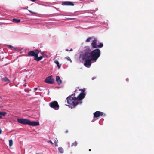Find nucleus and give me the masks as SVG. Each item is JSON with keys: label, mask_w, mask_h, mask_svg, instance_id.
Returning <instances> with one entry per match:
<instances>
[{"label": "nucleus", "mask_w": 154, "mask_h": 154, "mask_svg": "<svg viewBox=\"0 0 154 154\" xmlns=\"http://www.w3.org/2000/svg\"><path fill=\"white\" fill-rule=\"evenodd\" d=\"M75 94H72L68 97L67 98L68 104L71 108L75 107L77 105L81 104L82 101V100L85 97V94L84 93H81L77 97L74 96Z\"/></svg>", "instance_id": "obj_1"}, {"label": "nucleus", "mask_w": 154, "mask_h": 154, "mask_svg": "<svg viewBox=\"0 0 154 154\" xmlns=\"http://www.w3.org/2000/svg\"><path fill=\"white\" fill-rule=\"evenodd\" d=\"M85 48L84 52L85 54L82 55V57L83 58H90L93 61V62H96L100 55V50L97 49L90 52L91 50L88 47H85Z\"/></svg>", "instance_id": "obj_2"}, {"label": "nucleus", "mask_w": 154, "mask_h": 154, "mask_svg": "<svg viewBox=\"0 0 154 154\" xmlns=\"http://www.w3.org/2000/svg\"><path fill=\"white\" fill-rule=\"evenodd\" d=\"M18 122L20 123L25 125L27 124L32 126H37L39 125L38 122L30 121L26 119L19 118L17 119Z\"/></svg>", "instance_id": "obj_3"}, {"label": "nucleus", "mask_w": 154, "mask_h": 154, "mask_svg": "<svg viewBox=\"0 0 154 154\" xmlns=\"http://www.w3.org/2000/svg\"><path fill=\"white\" fill-rule=\"evenodd\" d=\"M85 54L84 53L80 54L79 58L81 59L82 60H84L85 61V62L84 63V65L87 68H89L91 65L92 60L90 58H83L82 57V55H85Z\"/></svg>", "instance_id": "obj_4"}, {"label": "nucleus", "mask_w": 154, "mask_h": 154, "mask_svg": "<svg viewBox=\"0 0 154 154\" xmlns=\"http://www.w3.org/2000/svg\"><path fill=\"white\" fill-rule=\"evenodd\" d=\"M50 106L55 109H58L59 106L58 105L57 102L56 101H53L50 103Z\"/></svg>", "instance_id": "obj_5"}, {"label": "nucleus", "mask_w": 154, "mask_h": 154, "mask_svg": "<svg viewBox=\"0 0 154 154\" xmlns=\"http://www.w3.org/2000/svg\"><path fill=\"white\" fill-rule=\"evenodd\" d=\"M39 52L38 50H35V51H29L28 53L29 56H34V57L38 56Z\"/></svg>", "instance_id": "obj_6"}, {"label": "nucleus", "mask_w": 154, "mask_h": 154, "mask_svg": "<svg viewBox=\"0 0 154 154\" xmlns=\"http://www.w3.org/2000/svg\"><path fill=\"white\" fill-rule=\"evenodd\" d=\"M54 81V80L52 78V76L48 77L45 79V82L51 84L53 83Z\"/></svg>", "instance_id": "obj_7"}, {"label": "nucleus", "mask_w": 154, "mask_h": 154, "mask_svg": "<svg viewBox=\"0 0 154 154\" xmlns=\"http://www.w3.org/2000/svg\"><path fill=\"white\" fill-rule=\"evenodd\" d=\"M99 44V42L96 39H94L91 43V46L93 48H96L97 45Z\"/></svg>", "instance_id": "obj_8"}, {"label": "nucleus", "mask_w": 154, "mask_h": 154, "mask_svg": "<svg viewBox=\"0 0 154 154\" xmlns=\"http://www.w3.org/2000/svg\"><path fill=\"white\" fill-rule=\"evenodd\" d=\"M103 113L99 111H96L94 114V117H98L103 115Z\"/></svg>", "instance_id": "obj_9"}, {"label": "nucleus", "mask_w": 154, "mask_h": 154, "mask_svg": "<svg viewBox=\"0 0 154 154\" xmlns=\"http://www.w3.org/2000/svg\"><path fill=\"white\" fill-rule=\"evenodd\" d=\"M63 5L73 6L74 4L71 2L66 1L63 2L62 4Z\"/></svg>", "instance_id": "obj_10"}, {"label": "nucleus", "mask_w": 154, "mask_h": 154, "mask_svg": "<svg viewBox=\"0 0 154 154\" xmlns=\"http://www.w3.org/2000/svg\"><path fill=\"white\" fill-rule=\"evenodd\" d=\"M56 80L58 84H60L62 83V81L60 79V77L59 76H56Z\"/></svg>", "instance_id": "obj_11"}, {"label": "nucleus", "mask_w": 154, "mask_h": 154, "mask_svg": "<svg viewBox=\"0 0 154 154\" xmlns=\"http://www.w3.org/2000/svg\"><path fill=\"white\" fill-rule=\"evenodd\" d=\"M43 57L42 56H40L39 57H38V56L37 57H34V60L38 61L40 60Z\"/></svg>", "instance_id": "obj_12"}, {"label": "nucleus", "mask_w": 154, "mask_h": 154, "mask_svg": "<svg viewBox=\"0 0 154 154\" xmlns=\"http://www.w3.org/2000/svg\"><path fill=\"white\" fill-rule=\"evenodd\" d=\"M7 114V113L4 111H0V119L2 117L5 116Z\"/></svg>", "instance_id": "obj_13"}, {"label": "nucleus", "mask_w": 154, "mask_h": 154, "mask_svg": "<svg viewBox=\"0 0 154 154\" xmlns=\"http://www.w3.org/2000/svg\"><path fill=\"white\" fill-rule=\"evenodd\" d=\"M54 63L57 65V66L59 68H60V66L59 65V63L57 60H55Z\"/></svg>", "instance_id": "obj_14"}, {"label": "nucleus", "mask_w": 154, "mask_h": 154, "mask_svg": "<svg viewBox=\"0 0 154 154\" xmlns=\"http://www.w3.org/2000/svg\"><path fill=\"white\" fill-rule=\"evenodd\" d=\"M58 149L60 153H63V149L62 147H59L58 148Z\"/></svg>", "instance_id": "obj_15"}, {"label": "nucleus", "mask_w": 154, "mask_h": 154, "mask_svg": "<svg viewBox=\"0 0 154 154\" xmlns=\"http://www.w3.org/2000/svg\"><path fill=\"white\" fill-rule=\"evenodd\" d=\"M20 20L17 19H15L14 18L13 19V21L14 22L16 23H18L20 22Z\"/></svg>", "instance_id": "obj_16"}, {"label": "nucleus", "mask_w": 154, "mask_h": 154, "mask_svg": "<svg viewBox=\"0 0 154 154\" xmlns=\"http://www.w3.org/2000/svg\"><path fill=\"white\" fill-rule=\"evenodd\" d=\"M9 146L11 147L13 145V141L11 139L9 140Z\"/></svg>", "instance_id": "obj_17"}, {"label": "nucleus", "mask_w": 154, "mask_h": 154, "mask_svg": "<svg viewBox=\"0 0 154 154\" xmlns=\"http://www.w3.org/2000/svg\"><path fill=\"white\" fill-rule=\"evenodd\" d=\"M2 80L5 81V82H9V80L8 79L7 77H5L2 79Z\"/></svg>", "instance_id": "obj_18"}, {"label": "nucleus", "mask_w": 154, "mask_h": 154, "mask_svg": "<svg viewBox=\"0 0 154 154\" xmlns=\"http://www.w3.org/2000/svg\"><path fill=\"white\" fill-rule=\"evenodd\" d=\"M103 46V44L102 43H100L99 45H97V48H100Z\"/></svg>", "instance_id": "obj_19"}, {"label": "nucleus", "mask_w": 154, "mask_h": 154, "mask_svg": "<svg viewBox=\"0 0 154 154\" xmlns=\"http://www.w3.org/2000/svg\"><path fill=\"white\" fill-rule=\"evenodd\" d=\"M58 142V140L57 139L54 141L55 145L56 146H58L57 144Z\"/></svg>", "instance_id": "obj_20"}, {"label": "nucleus", "mask_w": 154, "mask_h": 154, "mask_svg": "<svg viewBox=\"0 0 154 154\" xmlns=\"http://www.w3.org/2000/svg\"><path fill=\"white\" fill-rule=\"evenodd\" d=\"M77 145V143L76 141L75 142L73 143L72 145V146H76Z\"/></svg>", "instance_id": "obj_21"}, {"label": "nucleus", "mask_w": 154, "mask_h": 154, "mask_svg": "<svg viewBox=\"0 0 154 154\" xmlns=\"http://www.w3.org/2000/svg\"><path fill=\"white\" fill-rule=\"evenodd\" d=\"M91 39V37H89L86 39V42H90Z\"/></svg>", "instance_id": "obj_22"}, {"label": "nucleus", "mask_w": 154, "mask_h": 154, "mask_svg": "<svg viewBox=\"0 0 154 154\" xmlns=\"http://www.w3.org/2000/svg\"><path fill=\"white\" fill-rule=\"evenodd\" d=\"M65 58H66L68 60H69L71 62H72V61L71 60V59H70V57H65Z\"/></svg>", "instance_id": "obj_23"}, {"label": "nucleus", "mask_w": 154, "mask_h": 154, "mask_svg": "<svg viewBox=\"0 0 154 154\" xmlns=\"http://www.w3.org/2000/svg\"><path fill=\"white\" fill-rule=\"evenodd\" d=\"M48 143H51V144L53 145L54 144L52 142L51 140H49L48 142Z\"/></svg>", "instance_id": "obj_24"}, {"label": "nucleus", "mask_w": 154, "mask_h": 154, "mask_svg": "<svg viewBox=\"0 0 154 154\" xmlns=\"http://www.w3.org/2000/svg\"><path fill=\"white\" fill-rule=\"evenodd\" d=\"M38 89V88H34V92H35Z\"/></svg>", "instance_id": "obj_25"}, {"label": "nucleus", "mask_w": 154, "mask_h": 154, "mask_svg": "<svg viewBox=\"0 0 154 154\" xmlns=\"http://www.w3.org/2000/svg\"><path fill=\"white\" fill-rule=\"evenodd\" d=\"M29 11L31 13H34V14H35V13L33 12H32V11H31V10H29Z\"/></svg>", "instance_id": "obj_26"}, {"label": "nucleus", "mask_w": 154, "mask_h": 154, "mask_svg": "<svg viewBox=\"0 0 154 154\" xmlns=\"http://www.w3.org/2000/svg\"><path fill=\"white\" fill-rule=\"evenodd\" d=\"M2 132V130L0 129V134H1Z\"/></svg>", "instance_id": "obj_27"}, {"label": "nucleus", "mask_w": 154, "mask_h": 154, "mask_svg": "<svg viewBox=\"0 0 154 154\" xmlns=\"http://www.w3.org/2000/svg\"><path fill=\"white\" fill-rule=\"evenodd\" d=\"M95 79V78L94 77H93L92 78V80H94V79Z\"/></svg>", "instance_id": "obj_28"}, {"label": "nucleus", "mask_w": 154, "mask_h": 154, "mask_svg": "<svg viewBox=\"0 0 154 154\" xmlns=\"http://www.w3.org/2000/svg\"><path fill=\"white\" fill-rule=\"evenodd\" d=\"M9 47L10 48H13V47L11 45H9Z\"/></svg>", "instance_id": "obj_29"}, {"label": "nucleus", "mask_w": 154, "mask_h": 154, "mask_svg": "<svg viewBox=\"0 0 154 154\" xmlns=\"http://www.w3.org/2000/svg\"><path fill=\"white\" fill-rule=\"evenodd\" d=\"M72 51V49H71L70 50V51Z\"/></svg>", "instance_id": "obj_30"}, {"label": "nucleus", "mask_w": 154, "mask_h": 154, "mask_svg": "<svg viewBox=\"0 0 154 154\" xmlns=\"http://www.w3.org/2000/svg\"><path fill=\"white\" fill-rule=\"evenodd\" d=\"M68 132V131L67 130H66V133H67Z\"/></svg>", "instance_id": "obj_31"}, {"label": "nucleus", "mask_w": 154, "mask_h": 154, "mask_svg": "<svg viewBox=\"0 0 154 154\" xmlns=\"http://www.w3.org/2000/svg\"><path fill=\"white\" fill-rule=\"evenodd\" d=\"M66 51H69L68 49H67L66 50Z\"/></svg>", "instance_id": "obj_32"}, {"label": "nucleus", "mask_w": 154, "mask_h": 154, "mask_svg": "<svg viewBox=\"0 0 154 154\" xmlns=\"http://www.w3.org/2000/svg\"><path fill=\"white\" fill-rule=\"evenodd\" d=\"M41 54H43V52H42L41 53Z\"/></svg>", "instance_id": "obj_33"}, {"label": "nucleus", "mask_w": 154, "mask_h": 154, "mask_svg": "<svg viewBox=\"0 0 154 154\" xmlns=\"http://www.w3.org/2000/svg\"><path fill=\"white\" fill-rule=\"evenodd\" d=\"M89 151H91V149H89Z\"/></svg>", "instance_id": "obj_34"}, {"label": "nucleus", "mask_w": 154, "mask_h": 154, "mask_svg": "<svg viewBox=\"0 0 154 154\" xmlns=\"http://www.w3.org/2000/svg\"><path fill=\"white\" fill-rule=\"evenodd\" d=\"M24 86H26V85H25V84H24Z\"/></svg>", "instance_id": "obj_35"}, {"label": "nucleus", "mask_w": 154, "mask_h": 154, "mask_svg": "<svg viewBox=\"0 0 154 154\" xmlns=\"http://www.w3.org/2000/svg\"><path fill=\"white\" fill-rule=\"evenodd\" d=\"M72 19H74V18H72Z\"/></svg>", "instance_id": "obj_36"}]
</instances>
